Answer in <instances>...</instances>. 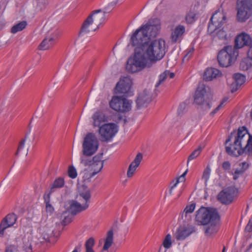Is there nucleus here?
I'll use <instances>...</instances> for the list:
<instances>
[{
    "label": "nucleus",
    "mask_w": 252,
    "mask_h": 252,
    "mask_svg": "<svg viewBox=\"0 0 252 252\" xmlns=\"http://www.w3.org/2000/svg\"><path fill=\"white\" fill-rule=\"evenodd\" d=\"M94 243V239L93 237H91L87 240L85 245L86 252H94L93 250Z\"/></svg>",
    "instance_id": "c9c22d12"
},
{
    "label": "nucleus",
    "mask_w": 252,
    "mask_h": 252,
    "mask_svg": "<svg viewBox=\"0 0 252 252\" xmlns=\"http://www.w3.org/2000/svg\"><path fill=\"white\" fill-rule=\"evenodd\" d=\"M132 83V80L129 76L123 77L117 84L115 87L116 93L128 94L130 90Z\"/></svg>",
    "instance_id": "f3484780"
},
{
    "label": "nucleus",
    "mask_w": 252,
    "mask_h": 252,
    "mask_svg": "<svg viewBox=\"0 0 252 252\" xmlns=\"http://www.w3.org/2000/svg\"><path fill=\"white\" fill-rule=\"evenodd\" d=\"M222 252H225V247L223 248L222 250Z\"/></svg>",
    "instance_id": "774afa93"
},
{
    "label": "nucleus",
    "mask_w": 252,
    "mask_h": 252,
    "mask_svg": "<svg viewBox=\"0 0 252 252\" xmlns=\"http://www.w3.org/2000/svg\"><path fill=\"white\" fill-rule=\"evenodd\" d=\"M82 148L83 155L81 157L91 159L90 157L96 152L98 148V141L94 133L90 132L86 135L84 139Z\"/></svg>",
    "instance_id": "9d476101"
},
{
    "label": "nucleus",
    "mask_w": 252,
    "mask_h": 252,
    "mask_svg": "<svg viewBox=\"0 0 252 252\" xmlns=\"http://www.w3.org/2000/svg\"><path fill=\"white\" fill-rule=\"evenodd\" d=\"M193 231H194V228H190V232L189 234H190Z\"/></svg>",
    "instance_id": "0e129e2a"
},
{
    "label": "nucleus",
    "mask_w": 252,
    "mask_h": 252,
    "mask_svg": "<svg viewBox=\"0 0 252 252\" xmlns=\"http://www.w3.org/2000/svg\"><path fill=\"white\" fill-rule=\"evenodd\" d=\"M249 137L247 141L246 146L242 149L244 150V152L248 155L252 156V135L249 134Z\"/></svg>",
    "instance_id": "f704fd0d"
},
{
    "label": "nucleus",
    "mask_w": 252,
    "mask_h": 252,
    "mask_svg": "<svg viewBox=\"0 0 252 252\" xmlns=\"http://www.w3.org/2000/svg\"><path fill=\"white\" fill-rule=\"evenodd\" d=\"M93 126L95 127H100V125L108 121L107 117L100 111L95 112L92 116Z\"/></svg>",
    "instance_id": "b1692460"
},
{
    "label": "nucleus",
    "mask_w": 252,
    "mask_h": 252,
    "mask_svg": "<svg viewBox=\"0 0 252 252\" xmlns=\"http://www.w3.org/2000/svg\"><path fill=\"white\" fill-rule=\"evenodd\" d=\"M211 169L209 166H207L206 168L204 170L202 175V179H204L205 182H207L208 180L210 175Z\"/></svg>",
    "instance_id": "a18cd8bd"
},
{
    "label": "nucleus",
    "mask_w": 252,
    "mask_h": 252,
    "mask_svg": "<svg viewBox=\"0 0 252 252\" xmlns=\"http://www.w3.org/2000/svg\"><path fill=\"white\" fill-rule=\"evenodd\" d=\"M153 64L150 58L142 51V47H136L134 55L127 60L126 68L128 72L135 73L145 68H150Z\"/></svg>",
    "instance_id": "f03ea898"
},
{
    "label": "nucleus",
    "mask_w": 252,
    "mask_h": 252,
    "mask_svg": "<svg viewBox=\"0 0 252 252\" xmlns=\"http://www.w3.org/2000/svg\"><path fill=\"white\" fill-rule=\"evenodd\" d=\"M88 166H89L90 167L91 170L93 171H94V168H97L98 167L95 164H94V165H88Z\"/></svg>",
    "instance_id": "bf43d9fd"
},
{
    "label": "nucleus",
    "mask_w": 252,
    "mask_h": 252,
    "mask_svg": "<svg viewBox=\"0 0 252 252\" xmlns=\"http://www.w3.org/2000/svg\"><path fill=\"white\" fill-rule=\"evenodd\" d=\"M189 206L187 205L179 219V226L174 236L178 241H183L189 236Z\"/></svg>",
    "instance_id": "0eeeda50"
},
{
    "label": "nucleus",
    "mask_w": 252,
    "mask_h": 252,
    "mask_svg": "<svg viewBox=\"0 0 252 252\" xmlns=\"http://www.w3.org/2000/svg\"><path fill=\"white\" fill-rule=\"evenodd\" d=\"M27 24L26 21H22L18 24L13 26L11 29V32L12 33H16V32L22 31L24 29Z\"/></svg>",
    "instance_id": "72a5a7b5"
},
{
    "label": "nucleus",
    "mask_w": 252,
    "mask_h": 252,
    "mask_svg": "<svg viewBox=\"0 0 252 252\" xmlns=\"http://www.w3.org/2000/svg\"><path fill=\"white\" fill-rule=\"evenodd\" d=\"M118 126L114 123L102 125L99 128L100 139L101 141L107 142L110 140L118 132Z\"/></svg>",
    "instance_id": "4468645a"
},
{
    "label": "nucleus",
    "mask_w": 252,
    "mask_h": 252,
    "mask_svg": "<svg viewBox=\"0 0 252 252\" xmlns=\"http://www.w3.org/2000/svg\"><path fill=\"white\" fill-rule=\"evenodd\" d=\"M55 39L53 37H45L39 45V50H48L54 44Z\"/></svg>",
    "instance_id": "7c9ffc66"
},
{
    "label": "nucleus",
    "mask_w": 252,
    "mask_h": 252,
    "mask_svg": "<svg viewBox=\"0 0 252 252\" xmlns=\"http://www.w3.org/2000/svg\"><path fill=\"white\" fill-rule=\"evenodd\" d=\"M234 82L231 85V92L236 91L245 81V76L240 73H235L233 75Z\"/></svg>",
    "instance_id": "bb28decb"
},
{
    "label": "nucleus",
    "mask_w": 252,
    "mask_h": 252,
    "mask_svg": "<svg viewBox=\"0 0 252 252\" xmlns=\"http://www.w3.org/2000/svg\"><path fill=\"white\" fill-rule=\"evenodd\" d=\"M247 55L248 58L252 60V46L250 47L248 51Z\"/></svg>",
    "instance_id": "864d4df0"
},
{
    "label": "nucleus",
    "mask_w": 252,
    "mask_h": 252,
    "mask_svg": "<svg viewBox=\"0 0 252 252\" xmlns=\"http://www.w3.org/2000/svg\"><path fill=\"white\" fill-rule=\"evenodd\" d=\"M143 159V154L141 153H138L135 158H134L133 161L131 163V164L134 165L135 166L138 167L140 165L141 161Z\"/></svg>",
    "instance_id": "a19ab883"
},
{
    "label": "nucleus",
    "mask_w": 252,
    "mask_h": 252,
    "mask_svg": "<svg viewBox=\"0 0 252 252\" xmlns=\"http://www.w3.org/2000/svg\"><path fill=\"white\" fill-rule=\"evenodd\" d=\"M221 75L220 71L215 68H207L204 73V80L209 81L217 78Z\"/></svg>",
    "instance_id": "a878e982"
},
{
    "label": "nucleus",
    "mask_w": 252,
    "mask_h": 252,
    "mask_svg": "<svg viewBox=\"0 0 252 252\" xmlns=\"http://www.w3.org/2000/svg\"><path fill=\"white\" fill-rule=\"evenodd\" d=\"M39 233L41 234V239L43 240H41V242L44 241H49L50 237L52 235L53 230L51 229L49 227L45 226L40 227L39 229Z\"/></svg>",
    "instance_id": "c85d7f7f"
},
{
    "label": "nucleus",
    "mask_w": 252,
    "mask_h": 252,
    "mask_svg": "<svg viewBox=\"0 0 252 252\" xmlns=\"http://www.w3.org/2000/svg\"><path fill=\"white\" fill-rule=\"evenodd\" d=\"M202 150L201 146H198L196 149H194L193 151L190 154V160L195 159L197 158L201 153Z\"/></svg>",
    "instance_id": "58836bf2"
},
{
    "label": "nucleus",
    "mask_w": 252,
    "mask_h": 252,
    "mask_svg": "<svg viewBox=\"0 0 252 252\" xmlns=\"http://www.w3.org/2000/svg\"><path fill=\"white\" fill-rule=\"evenodd\" d=\"M226 20L225 13L222 9H219L212 16L208 25V31L210 33L215 32L224 24Z\"/></svg>",
    "instance_id": "ddd939ff"
},
{
    "label": "nucleus",
    "mask_w": 252,
    "mask_h": 252,
    "mask_svg": "<svg viewBox=\"0 0 252 252\" xmlns=\"http://www.w3.org/2000/svg\"><path fill=\"white\" fill-rule=\"evenodd\" d=\"M248 224L252 225V217L249 220V222H248Z\"/></svg>",
    "instance_id": "e2e57ef3"
},
{
    "label": "nucleus",
    "mask_w": 252,
    "mask_h": 252,
    "mask_svg": "<svg viewBox=\"0 0 252 252\" xmlns=\"http://www.w3.org/2000/svg\"><path fill=\"white\" fill-rule=\"evenodd\" d=\"M97 29L96 27L93 23V18L92 16H89L83 22L80 31L79 33V35H83L87 34L92 32H94Z\"/></svg>",
    "instance_id": "6ab92c4d"
},
{
    "label": "nucleus",
    "mask_w": 252,
    "mask_h": 252,
    "mask_svg": "<svg viewBox=\"0 0 252 252\" xmlns=\"http://www.w3.org/2000/svg\"><path fill=\"white\" fill-rule=\"evenodd\" d=\"M222 167L225 170H228L230 168V163L229 161H224L222 163Z\"/></svg>",
    "instance_id": "603ef678"
},
{
    "label": "nucleus",
    "mask_w": 252,
    "mask_h": 252,
    "mask_svg": "<svg viewBox=\"0 0 252 252\" xmlns=\"http://www.w3.org/2000/svg\"><path fill=\"white\" fill-rule=\"evenodd\" d=\"M102 153L99 154L94 156L92 159H89L85 157H81V163L84 166H87L88 165L95 164L98 166L97 168H94V171L91 173L85 170L83 177L84 180H89L90 178L95 176L102 169L103 166V160H102Z\"/></svg>",
    "instance_id": "1a4fd4ad"
},
{
    "label": "nucleus",
    "mask_w": 252,
    "mask_h": 252,
    "mask_svg": "<svg viewBox=\"0 0 252 252\" xmlns=\"http://www.w3.org/2000/svg\"><path fill=\"white\" fill-rule=\"evenodd\" d=\"M238 55V50L232 46H224L218 55L219 65L222 67H228L234 63Z\"/></svg>",
    "instance_id": "6e6552de"
},
{
    "label": "nucleus",
    "mask_w": 252,
    "mask_h": 252,
    "mask_svg": "<svg viewBox=\"0 0 252 252\" xmlns=\"http://www.w3.org/2000/svg\"><path fill=\"white\" fill-rule=\"evenodd\" d=\"M64 185V180L62 177H59L57 178L52 184L50 188L49 194L54 192L56 189H61Z\"/></svg>",
    "instance_id": "2f4dec72"
},
{
    "label": "nucleus",
    "mask_w": 252,
    "mask_h": 252,
    "mask_svg": "<svg viewBox=\"0 0 252 252\" xmlns=\"http://www.w3.org/2000/svg\"><path fill=\"white\" fill-rule=\"evenodd\" d=\"M61 219L62 220V223L64 225L71 221V218L68 216L67 211L63 213L61 216Z\"/></svg>",
    "instance_id": "ea45409f"
},
{
    "label": "nucleus",
    "mask_w": 252,
    "mask_h": 252,
    "mask_svg": "<svg viewBox=\"0 0 252 252\" xmlns=\"http://www.w3.org/2000/svg\"><path fill=\"white\" fill-rule=\"evenodd\" d=\"M132 101L122 97L114 96L109 102L110 107L116 111L126 113L131 109Z\"/></svg>",
    "instance_id": "f8f14e48"
},
{
    "label": "nucleus",
    "mask_w": 252,
    "mask_h": 252,
    "mask_svg": "<svg viewBox=\"0 0 252 252\" xmlns=\"http://www.w3.org/2000/svg\"><path fill=\"white\" fill-rule=\"evenodd\" d=\"M225 102V100H223L212 112L211 113V115H214L216 114L220 109L221 108L223 103Z\"/></svg>",
    "instance_id": "8fccbe9b"
},
{
    "label": "nucleus",
    "mask_w": 252,
    "mask_h": 252,
    "mask_svg": "<svg viewBox=\"0 0 252 252\" xmlns=\"http://www.w3.org/2000/svg\"><path fill=\"white\" fill-rule=\"evenodd\" d=\"M195 221L198 224L207 225L211 222L219 221L220 216L215 208L201 207L197 212Z\"/></svg>",
    "instance_id": "423d86ee"
},
{
    "label": "nucleus",
    "mask_w": 252,
    "mask_h": 252,
    "mask_svg": "<svg viewBox=\"0 0 252 252\" xmlns=\"http://www.w3.org/2000/svg\"><path fill=\"white\" fill-rule=\"evenodd\" d=\"M242 167L241 169H245V171L246 170V169L248 167V164H247L246 162H244L241 163Z\"/></svg>",
    "instance_id": "4d7b16f0"
},
{
    "label": "nucleus",
    "mask_w": 252,
    "mask_h": 252,
    "mask_svg": "<svg viewBox=\"0 0 252 252\" xmlns=\"http://www.w3.org/2000/svg\"><path fill=\"white\" fill-rule=\"evenodd\" d=\"M68 174L69 177L72 179L75 178L77 175L76 169L73 166L69 167Z\"/></svg>",
    "instance_id": "de8ad7c7"
},
{
    "label": "nucleus",
    "mask_w": 252,
    "mask_h": 252,
    "mask_svg": "<svg viewBox=\"0 0 252 252\" xmlns=\"http://www.w3.org/2000/svg\"><path fill=\"white\" fill-rule=\"evenodd\" d=\"M236 191L234 187H228L219 193L218 199L224 204H229L232 202Z\"/></svg>",
    "instance_id": "dca6fc26"
},
{
    "label": "nucleus",
    "mask_w": 252,
    "mask_h": 252,
    "mask_svg": "<svg viewBox=\"0 0 252 252\" xmlns=\"http://www.w3.org/2000/svg\"><path fill=\"white\" fill-rule=\"evenodd\" d=\"M247 133L248 131L244 126L239 128L237 133L232 132L225 143L226 152L229 155L235 157L242 155L244 150L242 149L241 142Z\"/></svg>",
    "instance_id": "7ed1b4c3"
},
{
    "label": "nucleus",
    "mask_w": 252,
    "mask_h": 252,
    "mask_svg": "<svg viewBox=\"0 0 252 252\" xmlns=\"http://www.w3.org/2000/svg\"><path fill=\"white\" fill-rule=\"evenodd\" d=\"M172 244V236L170 234L166 235L163 243L162 245L164 248L168 249L171 248Z\"/></svg>",
    "instance_id": "4c0bfd02"
},
{
    "label": "nucleus",
    "mask_w": 252,
    "mask_h": 252,
    "mask_svg": "<svg viewBox=\"0 0 252 252\" xmlns=\"http://www.w3.org/2000/svg\"><path fill=\"white\" fill-rule=\"evenodd\" d=\"M252 67V63L248 60H243L240 64V68L242 70L246 71Z\"/></svg>",
    "instance_id": "e433bc0d"
},
{
    "label": "nucleus",
    "mask_w": 252,
    "mask_h": 252,
    "mask_svg": "<svg viewBox=\"0 0 252 252\" xmlns=\"http://www.w3.org/2000/svg\"><path fill=\"white\" fill-rule=\"evenodd\" d=\"M195 209V204L192 203L190 204V213L192 212Z\"/></svg>",
    "instance_id": "052dcab7"
},
{
    "label": "nucleus",
    "mask_w": 252,
    "mask_h": 252,
    "mask_svg": "<svg viewBox=\"0 0 252 252\" xmlns=\"http://www.w3.org/2000/svg\"><path fill=\"white\" fill-rule=\"evenodd\" d=\"M17 220V217L13 213L8 214L2 220L0 224V237H2L4 231L7 228L13 226Z\"/></svg>",
    "instance_id": "a211bd4d"
},
{
    "label": "nucleus",
    "mask_w": 252,
    "mask_h": 252,
    "mask_svg": "<svg viewBox=\"0 0 252 252\" xmlns=\"http://www.w3.org/2000/svg\"><path fill=\"white\" fill-rule=\"evenodd\" d=\"M114 241V232L112 229H110L107 233L104 239V245L100 252H109V249L112 246Z\"/></svg>",
    "instance_id": "393cba45"
},
{
    "label": "nucleus",
    "mask_w": 252,
    "mask_h": 252,
    "mask_svg": "<svg viewBox=\"0 0 252 252\" xmlns=\"http://www.w3.org/2000/svg\"><path fill=\"white\" fill-rule=\"evenodd\" d=\"M90 190L85 185H82L79 189V195L77 198L80 200L82 198L84 202L79 203L76 201L72 200L69 202V207L68 211L73 215L86 210L89 207V203L91 198Z\"/></svg>",
    "instance_id": "20e7f679"
},
{
    "label": "nucleus",
    "mask_w": 252,
    "mask_h": 252,
    "mask_svg": "<svg viewBox=\"0 0 252 252\" xmlns=\"http://www.w3.org/2000/svg\"><path fill=\"white\" fill-rule=\"evenodd\" d=\"M251 117L252 119V111L251 112Z\"/></svg>",
    "instance_id": "338daca9"
},
{
    "label": "nucleus",
    "mask_w": 252,
    "mask_h": 252,
    "mask_svg": "<svg viewBox=\"0 0 252 252\" xmlns=\"http://www.w3.org/2000/svg\"><path fill=\"white\" fill-rule=\"evenodd\" d=\"M160 30L159 19H150L133 33L131 42L133 46L142 47V51L154 63L162 59L165 54V43L162 39L153 40Z\"/></svg>",
    "instance_id": "f257e3e1"
},
{
    "label": "nucleus",
    "mask_w": 252,
    "mask_h": 252,
    "mask_svg": "<svg viewBox=\"0 0 252 252\" xmlns=\"http://www.w3.org/2000/svg\"><path fill=\"white\" fill-rule=\"evenodd\" d=\"M81 247V244H79L77 246H76L72 252H78V250L80 249Z\"/></svg>",
    "instance_id": "680f3d73"
},
{
    "label": "nucleus",
    "mask_w": 252,
    "mask_h": 252,
    "mask_svg": "<svg viewBox=\"0 0 252 252\" xmlns=\"http://www.w3.org/2000/svg\"><path fill=\"white\" fill-rule=\"evenodd\" d=\"M252 43V40L250 36L245 32H242L236 37L234 47L237 49L244 46L250 45Z\"/></svg>",
    "instance_id": "aec40b11"
},
{
    "label": "nucleus",
    "mask_w": 252,
    "mask_h": 252,
    "mask_svg": "<svg viewBox=\"0 0 252 252\" xmlns=\"http://www.w3.org/2000/svg\"><path fill=\"white\" fill-rule=\"evenodd\" d=\"M138 167L135 166L134 165L130 163L129 165V167L128 168V170L127 171V177L128 178H131L133 176V174H134L136 168Z\"/></svg>",
    "instance_id": "79ce46f5"
},
{
    "label": "nucleus",
    "mask_w": 252,
    "mask_h": 252,
    "mask_svg": "<svg viewBox=\"0 0 252 252\" xmlns=\"http://www.w3.org/2000/svg\"><path fill=\"white\" fill-rule=\"evenodd\" d=\"M25 139H23L20 142L19 147L17 149V151L16 153V155H17L18 153L20 152V151L24 148L25 143Z\"/></svg>",
    "instance_id": "3c124183"
},
{
    "label": "nucleus",
    "mask_w": 252,
    "mask_h": 252,
    "mask_svg": "<svg viewBox=\"0 0 252 252\" xmlns=\"http://www.w3.org/2000/svg\"><path fill=\"white\" fill-rule=\"evenodd\" d=\"M89 16H92L93 23L98 29L99 26L102 24L105 19V13L102 12L100 9L96 10L93 12L92 14Z\"/></svg>",
    "instance_id": "5701e85b"
},
{
    "label": "nucleus",
    "mask_w": 252,
    "mask_h": 252,
    "mask_svg": "<svg viewBox=\"0 0 252 252\" xmlns=\"http://www.w3.org/2000/svg\"><path fill=\"white\" fill-rule=\"evenodd\" d=\"M168 76H169L170 78H173L175 76V74L173 72H170L169 70L164 71L159 76L158 81L156 85V87H158L162 84Z\"/></svg>",
    "instance_id": "473e14b6"
},
{
    "label": "nucleus",
    "mask_w": 252,
    "mask_h": 252,
    "mask_svg": "<svg viewBox=\"0 0 252 252\" xmlns=\"http://www.w3.org/2000/svg\"><path fill=\"white\" fill-rule=\"evenodd\" d=\"M217 29L215 32H213L212 33H214L216 34V36L220 39H225L226 38V34L225 32L222 30H219L218 31Z\"/></svg>",
    "instance_id": "49530a36"
},
{
    "label": "nucleus",
    "mask_w": 252,
    "mask_h": 252,
    "mask_svg": "<svg viewBox=\"0 0 252 252\" xmlns=\"http://www.w3.org/2000/svg\"><path fill=\"white\" fill-rule=\"evenodd\" d=\"M189 52H188L186 55L185 56L184 58H183V62L184 63L185 62H186V63H188L189 60V57H188V54Z\"/></svg>",
    "instance_id": "13d9d810"
},
{
    "label": "nucleus",
    "mask_w": 252,
    "mask_h": 252,
    "mask_svg": "<svg viewBox=\"0 0 252 252\" xmlns=\"http://www.w3.org/2000/svg\"><path fill=\"white\" fill-rule=\"evenodd\" d=\"M188 172L187 169L181 176L173 179L168 186L169 194L172 195L176 191L177 186L179 184L184 183L186 181V176Z\"/></svg>",
    "instance_id": "4be33fe9"
},
{
    "label": "nucleus",
    "mask_w": 252,
    "mask_h": 252,
    "mask_svg": "<svg viewBox=\"0 0 252 252\" xmlns=\"http://www.w3.org/2000/svg\"><path fill=\"white\" fill-rule=\"evenodd\" d=\"M4 252H32L31 241L29 238H24L22 239V244L20 241L19 244L8 245Z\"/></svg>",
    "instance_id": "2eb2a0df"
},
{
    "label": "nucleus",
    "mask_w": 252,
    "mask_h": 252,
    "mask_svg": "<svg viewBox=\"0 0 252 252\" xmlns=\"http://www.w3.org/2000/svg\"><path fill=\"white\" fill-rule=\"evenodd\" d=\"M50 194L48 195L47 198H45V202L46 203V211L50 213H52L54 211V208L49 203Z\"/></svg>",
    "instance_id": "c03bdc74"
},
{
    "label": "nucleus",
    "mask_w": 252,
    "mask_h": 252,
    "mask_svg": "<svg viewBox=\"0 0 252 252\" xmlns=\"http://www.w3.org/2000/svg\"><path fill=\"white\" fill-rule=\"evenodd\" d=\"M252 0H237V18L239 22H244L249 18L252 14Z\"/></svg>",
    "instance_id": "9b49d317"
},
{
    "label": "nucleus",
    "mask_w": 252,
    "mask_h": 252,
    "mask_svg": "<svg viewBox=\"0 0 252 252\" xmlns=\"http://www.w3.org/2000/svg\"><path fill=\"white\" fill-rule=\"evenodd\" d=\"M245 230L247 232H251L252 231V225L247 224L246 226Z\"/></svg>",
    "instance_id": "6e6d98bb"
},
{
    "label": "nucleus",
    "mask_w": 252,
    "mask_h": 252,
    "mask_svg": "<svg viewBox=\"0 0 252 252\" xmlns=\"http://www.w3.org/2000/svg\"><path fill=\"white\" fill-rule=\"evenodd\" d=\"M188 104L185 102H183L181 103L179 105L178 113L179 115H182L184 114L185 112H187L188 109Z\"/></svg>",
    "instance_id": "37998d69"
},
{
    "label": "nucleus",
    "mask_w": 252,
    "mask_h": 252,
    "mask_svg": "<svg viewBox=\"0 0 252 252\" xmlns=\"http://www.w3.org/2000/svg\"><path fill=\"white\" fill-rule=\"evenodd\" d=\"M219 221L211 222L208 223V225L206 227L205 233L208 236H210L216 233L218 230Z\"/></svg>",
    "instance_id": "c756f323"
},
{
    "label": "nucleus",
    "mask_w": 252,
    "mask_h": 252,
    "mask_svg": "<svg viewBox=\"0 0 252 252\" xmlns=\"http://www.w3.org/2000/svg\"><path fill=\"white\" fill-rule=\"evenodd\" d=\"M189 162V157L188 158V159H187V163H188Z\"/></svg>",
    "instance_id": "69168bd1"
},
{
    "label": "nucleus",
    "mask_w": 252,
    "mask_h": 252,
    "mask_svg": "<svg viewBox=\"0 0 252 252\" xmlns=\"http://www.w3.org/2000/svg\"><path fill=\"white\" fill-rule=\"evenodd\" d=\"M213 99V94L210 88L200 83L196 90L194 96V102L198 105H203L205 110L210 109L211 107V100Z\"/></svg>",
    "instance_id": "39448f33"
},
{
    "label": "nucleus",
    "mask_w": 252,
    "mask_h": 252,
    "mask_svg": "<svg viewBox=\"0 0 252 252\" xmlns=\"http://www.w3.org/2000/svg\"><path fill=\"white\" fill-rule=\"evenodd\" d=\"M245 172V169H237L235 170L233 175V179L234 180H236L238 179L240 175H242Z\"/></svg>",
    "instance_id": "09e8293b"
},
{
    "label": "nucleus",
    "mask_w": 252,
    "mask_h": 252,
    "mask_svg": "<svg viewBox=\"0 0 252 252\" xmlns=\"http://www.w3.org/2000/svg\"><path fill=\"white\" fill-rule=\"evenodd\" d=\"M152 100V95L149 91L144 90L139 94L136 100L138 108L146 106Z\"/></svg>",
    "instance_id": "412c9836"
},
{
    "label": "nucleus",
    "mask_w": 252,
    "mask_h": 252,
    "mask_svg": "<svg viewBox=\"0 0 252 252\" xmlns=\"http://www.w3.org/2000/svg\"><path fill=\"white\" fill-rule=\"evenodd\" d=\"M196 19L197 17L195 14H190V23L196 20Z\"/></svg>",
    "instance_id": "5fc2aeb1"
},
{
    "label": "nucleus",
    "mask_w": 252,
    "mask_h": 252,
    "mask_svg": "<svg viewBox=\"0 0 252 252\" xmlns=\"http://www.w3.org/2000/svg\"><path fill=\"white\" fill-rule=\"evenodd\" d=\"M185 32V28L183 26L178 25L172 31L170 39L171 42L175 43L178 39Z\"/></svg>",
    "instance_id": "cd10ccee"
}]
</instances>
